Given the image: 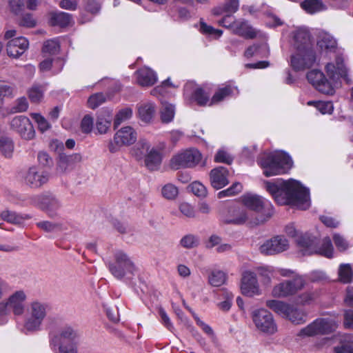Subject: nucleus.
Listing matches in <instances>:
<instances>
[{
	"mask_svg": "<svg viewBox=\"0 0 353 353\" xmlns=\"http://www.w3.org/2000/svg\"><path fill=\"white\" fill-rule=\"evenodd\" d=\"M14 150L12 139L6 136H0V151L6 157H11Z\"/></svg>",
	"mask_w": 353,
	"mask_h": 353,
	"instance_id": "obj_44",
	"label": "nucleus"
},
{
	"mask_svg": "<svg viewBox=\"0 0 353 353\" xmlns=\"http://www.w3.org/2000/svg\"><path fill=\"white\" fill-rule=\"evenodd\" d=\"M30 117L34 119L38 125V129L41 132H44L49 130L51 127L47 119L39 113L32 112Z\"/></svg>",
	"mask_w": 353,
	"mask_h": 353,
	"instance_id": "obj_53",
	"label": "nucleus"
},
{
	"mask_svg": "<svg viewBox=\"0 0 353 353\" xmlns=\"http://www.w3.org/2000/svg\"><path fill=\"white\" fill-rule=\"evenodd\" d=\"M199 31L202 34L211 37L214 39L219 38L223 34V31L221 30L215 29L203 21L200 22Z\"/></svg>",
	"mask_w": 353,
	"mask_h": 353,
	"instance_id": "obj_48",
	"label": "nucleus"
},
{
	"mask_svg": "<svg viewBox=\"0 0 353 353\" xmlns=\"http://www.w3.org/2000/svg\"><path fill=\"white\" fill-rule=\"evenodd\" d=\"M155 112L156 107L154 103L152 102L143 103L138 106L139 117L145 123L150 122L153 119Z\"/></svg>",
	"mask_w": 353,
	"mask_h": 353,
	"instance_id": "obj_32",
	"label": "nucleus"
},
{
	"mask_svg": "<svg viewBox=\"0 0 353 353\" xmlns=\"http://www.w3.org/2000/svg\"><path fill=\"white\" fill-rule=\"evenodd\" d=\"M242 201L248 208L262 214L263 218L259 220V223L267 221L273 214L274 210L272 203L259 195L246 194L242 196Z\"/></svg>",
	"mask_w": 353,
	"mask_h": 353,
	"instance_id": "obj_11",
	"label": "nucleus"
},
{
	"mask_svg": "<svg viewBox=\"0 0 353 353\" xmlns=\"http://www.w3.org/2000/svg\"><path fill=\"white\" fill-rule=\"evenodd\" d=\"M200 243L199 238L194 234H187L180 240V245L186 249H192L197 247Z\"/></svg>",
	"mask_w": 353,
	"mask_h": 353,
	"instance_id": "obj_50",
	"label": "nucleus"
},
{
	"mask_svg": "<svg viewBox=\"0 0 353 353\" xmlns=\"http://www.w3.org/2000/svg\"><path fill=\"white\" fill-rule=\"evenodd\" d=\"M239 6V0H228L225 4L224 5L223 8H217L214 9L213 13L215 15H220L223 14L224 12L228 13V14H232L235 13Z\"/></svg>",
	"mask_w": 353,
	"mask_h": 353,
	"instance_id": "obj_41",
	"label": "nucleus"
},
{
	"mask_svg": "<svg viewBox=\"0 0 353 353\" xmlns=\"http://www.w3.org/2000/svg\"><path fill=\"white\" fill-rule=\"evenodd\" d=\"M33 203L50 216H55L62 207L59 199L51 192H44L37 196L34 198Z\"/></svg>",
	"mask_w": 353,
	"mask_h": 353,
	"instance_id": "obj_19",
	"label": "nucleus"
},
{
	"mask_svg": "<svg viewBox=\"0 0 353 353\" xmlns=\"http://www.w3.org/2000/svg\"><path fill=\"white\" fill-rule=\"evenodd\" d=\"M82 157L79 153H74L70 155L61 154L59 157L57 165V172L59 174H65L72 170L75 165L80 163Z\"/></svg>",
	"mask_w": 353,
	"mask_h": 353,
	"instance_id": "obj_23",
	"label": "nucleus"
},
{
	"mask_svg": "<svg viewBox=\"0 0 353 353\" xmlns=\"http://www.w3.org/2000/svg\"><path fill=\"white\" fill-rule=\"evenodd\" d=\"M81 337L78 329L71 325H65L51 335L50 346L54 353H78Z\"/></svg>",
	"mask_w": 353,
	"mask_h": 353,
	"instance_id": "obj_5",
	"label": "nucleus"
},
{
	"mask_svg": "<svg viewBox=\"0 0 353 353\" xmlns=\"http://www.w3.org/2000/svg\"><path fill=\"white\" fill-rule=\"evenodd\" d=\"M229 171L223 166L212 169L210 172V181L211 185L216 190L221 189L229 183Z\"/></svg>",
	"mask_w": 353,
	"mask_h": 353,
	"instance_id": "obj_25",
	"label": "nucleus"
},
{
	"mask_svg": "<svg viewBox=\"0 0 353 353\" xmlns=\"http://www.w3.org/2000/svg\"><path fill=\"white\" fill-rule=\"evenodd\" d=\"M37 225L39 228L48 232H54L65 229V228L61 223H52L47 221L38 222Z\"/></svg>",
	"mask_w": 353,
	"mask_h": 353,
	"instance_id": "obj_52",
	"label": "nucleus"
},
{
	"mask_svg": "<svg viewBox=\"0 0 353 353\" xmlns=\"http://www.w3.org/2000/svg\"><path fill=\"white\" fill-rule=\"evenodd\" d=\"M295 49L290 60L291 66L295 71L304 70L314 64L316 55L313 48Z\"/></svg>",
	"mask_w": 353,
	"mask_h": 353,
	"instance_id": "obj_17",
	"label": "nucleus"
},
{
	"mask_svg": "<svg viewBox=\"0 0 353 353\" xmlns=\"http://www.w3.org/2000/svg\"><path fill=\"white\" fill-rule=\"evenodd\" d=\"M336 327V322L332 318L317 319L299 333L300 336H312L330 333Z\"/></svg>",
	"mask_w": 353,
	"mask_h": 353,
	"instance_id": "obj_16",
	"label": "nucleus"
},
{
	"mask_svg": "<svg viewBox=\"0 0 353 353\" xmlns=\"http://www.w3.org/2000/svg\"><path fill=\"white\" fill-rule=\"evenodd\" d=\"M257 162L267 177L286 172L292 168L293 163L290 157L282 151L274 153L264 152L259 156Z\"/></svg>",
	"mask_w": 353,
	"mask_h": 353,
	"instance_id": "obj_7",
	"label": "nucleus"
},
{
	"mask_svg": "<svg viewBox=\"0 0 353 353\" xmlns=\"http://www.w3.org/2000/svg\"><path fill=\"white\" fill-rule=\"evenodd\" d=\"M202 159L201 153L195 148L181 151L174 155L170 161V167L174 170L183 168H194Z\"/></svg>",
	"mask_w": 353,
	"mask_h": 353,
	"instance_id": "obj_14",
	"label": "nucleus"
},
{
	"mask_svg": "<svg viewBox=\"0 0 353 353\" xmlns=\"http://www.w3.org/2000/svg\"><path fill=\"white\" fill-rule=\"evenodd\" d=\"M189 188L191 192L196 196L204 198L208 194L206 187L199 181L192 182Z\"/></svg>",
	"mask_w": 353,
	"mask_h": 353,
	"instance_id": "obj_56",
	"label": "nucleus"
},
{
	"mask_svg": "<svg viewBox=\"0 0 353 353\" xmlns=\"http://www.w3.org/2000/svg\"><path fill=\"white\" fill-rule=\"evenodd\" d=\"M137 81L142 87L153 85L157 81L154 71L148 67H143L136 72Z\"/></svg>",
	"mask_w": 353,
	"mask_h": 353,
	"instance_id": "obj_28",
	"label": "nucleus"
},
{
	"mask_svg": "<svg viewBox=\"0 0 353 353\" xmlns=\"http://www.w3.org/2000/svg\"><path fill=\"white\" fill-rule=\"evenodd\" d=\"M265 305L273 312L276 313L277 314L281 316L283 318H285L286 316H288L289 312L292 311V305L279 300L270 299L267 300L265 302Z\"/></svg>",
	"mask_w": 353,
	"mask_h": 353,
	"instance_id": "obj_31",
	"label": "nucleus"
},
{
	"mask_svg": "<svg viewBox=\"0 0 353 353\" xmlns=\"http://www.w3.org/2000/svg\"><path fill=\"white\" fill-rule=\"evenodd\" d=\"M81 131L84 134H90L94 129V120L90 114L85 115L80 123Z\"/></svg>",
	"mask_w": 353,
	"mask_h": 353,
	"instance_id": "obj_51",
	"label": "nucleus"
},
{
	"mask_svg": "<svg viewBox=\"0 0 353 353\" xmlns=\"http://www.w3.org/2000/svg\"><path fill=\"white\" fill-rule=\"evenodd\" d=\"M139 145L143 152H146L144 158L146 168L151 171L159 170L162 161L161 150L157 148L150 147L149 142L146 140H141Z\"/></svg>",
	"mask_w": 353,
	"mask_h": 353,
	"instance_id": "obj_20",
	"label": "nucleus"
},
{
	"mask_svg": "<svg viewBox=\"0 0 353 353\" xmlns=\"http://www.w3.org/2000/svg\"><path fill=\"white\" fill-rule=\"evenodd\" d=\"M316 108L323 114H330L334 110V106L331 101H319Z\"/></svg>",
	"mask_w": 353,
	"mask_h": 353,
	"instance_id": "obj_63",
	"label": "nucleus"
},
{
	"mask_svg": "<svg viewBox=\"0 0 353 353\" xmlns=\"http://www.w3.org/2000/svg\"><path fill=\"white\" fill-rule=\"evenodd\" d=\"M238 94V88L230 84L219 88L210 100V95L201 88L194 87L191 83H187L184 88L185 99H188L190 102H196L199 105H212L221 102L228 97Z\"/></svg>",
	"mask_w": 353,
	"mask_h": 353,
	"instance_id": "obj_6",
	"label": "nucleus"
},
{
	"mask_svg": "<svg viewBox=\"0 0 353 353\" xmlns=\"http://www.w3.org/2000/svg\"><path fill=\"white\" fill-rule=\"evenodd\" d=\"M159 314L161 318V323L169 331L174 333V327L173 323H172L170 317L167 314L166 312L163 309L160 308L159 310Z\"/></svg>",
	"mask_w": 353,
	"mask_h": 353,
	"instance_id": "obj_60",
	"label": "nucleus"
},
{
	"mask_svg": "<svg viewBox=\"0 0 353 353\" xmlns=\"http://www.w3.org/2000/svg\"><path fill=\"white\" fill-rule=\"evenodd\" d=\"M289 248V240L283 235L279 234L263 242L259 246V251L264 255L270 256L281 254Z\"/></svg>",
	"mask_w": 353,
	"mask_h": 353,
	"instance_id": "obj_18",
	"label": "nucleus"
},
{
	"mask_svg": "<svg viewBox=\"0 0 353 353\" xmlns=\"http://www.w3.org/2000/svg\"><path fill=\"white\" fill-rule=\"evenodd\" d=\"M268 54V46L265 43H263L260 46L253 45L248 48L245 52V56L248 58L252 57L254 55L266 56Z\"/></svg>",
	"mask_w": 353,
	"mask_h": 353,
	"instance_id": "obj_45",
	"label": "nucleus"
},
{
	"mask_svg": "<svg viewBox=\"0 0 353 353\" xmlns=\"http://www.w3.org/2000/svg\"><path fill=\"white\" fill-rule=\"evenodd\" d=\"M179 194L178 188L172 183H167L161 188V195L168 200H174Z\"/></svg>",
	"mask_w": 353,
	"mask_h": 353,
	"instance_id": "obj_46",
	"label": "nucleus"
},
{
	"mask_svg": "<svg viewBox=\"0 0 353 353\" xmlns=\"http://www.w3.org/2000/svg\"><path fill=\"white\" fill-rule=\"evenodd\" d=\"M305 279L312 283H322L328 280L326 274L321 270H313L309 272L305 275Z\"/></svg>",
	"mask_w": 353,
	"mask_h": 353,
	"instance_id": "obj_54",
	"label": "nucleus"
},
{
	"mask_svg": "<svg viewBox=\"0 0 353 353\" xmlns=\"http://www.w3.org/2000/svg\"><path fill=\"white\" fill-rule=\"evenodd\" d=\"M60 45L57 39L46 41L43 46V52L45 54L54 55L59 52Z\"/></svg>",
	"mask_w": 353,
	"mask_h": 353,
	"instance_id": "obj_49",
	"label": "nucleus"
},
{
	"mask_svg": "<svg viewBox=\"0 0 353 353\" xmlns=\"http://www.w3.org/2000/svg\"><path fill=\"white\" fill-rule=\"evenodd\" d=\"M301 6L309 14H314L325 10V6L321 0H305Z\"/></svg>",
	"mask_w": 353,
	"mask_h": 353,
	"instance_id": "obj_36",
	"label": "nucleus"
},
{
	"mask_svg": "<svg viewBox=\"0 0 353 353\" xmlns=\"http://www.w3.org/2000/svg\"><path fill=\"white\" fill-rule=\"evenodd\" d=\"M284 233L294 241L303 255H310L319 253L327 258L333 256V246L329 237L323 239L319 248H316L314 239L307 234L302 233L294 223L285 225Z\"/></svg>",
	"mask_w": 353,
	"mask_h": 353,
	"instance_id": "obj_3",
	"label": "nucleus"
},
{
	"mask_svg": "<svg viewBox=\"0 0 353 353\" xmlns=\"http://www.w3.org/2000/svg\"><path fill=\"white\" fill-rule=\"evenodd\" d=\"M105 101L103 93L99 92L91 95L88 99V106L90 108L95 109Z\"/></svg>",
	"mask_w": 353,
	"mask_h": 353,
	"instance_id": "obj_58",
	"label": "nucleus"
},
{
	"mask_svg": "<svg viewBox=\"0 0 353 353\" xmlns=\"http://www.w3.org/2000/svg\"><path fill=\"white\" fill-rule=\"evenodd\" d=\"M214 161L218 163L230 164L233 161V158L224 150H219L214 157Z\"/></svg>",
	"mask_w": 353,
	"mask_h": 353,
	"instance_id": "obj_61",
	"label": "nucleus"
},
{
	"mask_svg": "<svg viewBox=\"0 0 353 353\" xmlns=\"http://www.w3.org/2000/svg\"><path fill=\"white\" fill-rule=\"evenodd\" d=\"M252 319L256 330L267 335H273L278 331L272 314L265 308H259L252 312Z\"/></svg>",
	"mask_w": 353,
	"mask_h": 353,
	"instance_id": "obj_12",
	"label": "nucleus"
},
{
	"mask_svg": "<svg viewBox=\"0 0 353 353\" xmlns=\"http://www.w3.org/2000/svg\"><path fill=\"white\" fill-rule=\"evenodd\" d=\"M132 117V110L130 107H125L119 110L114 119V127L117 128L122 123L127 121Z\"/></svg>",
	"mask_w": 353,
	"mask_h": 353,
	"instance_id": "obj_42",
	"label": "nucleus"
},
{
	"mask_svg": "<svg viewBox=\"0 0 353 353\" xmlns=\"http://www.w3.org/2000/svg\"><path fill=\"white\" fill-rule=\"evenodd\" d=\"M325 71L330 81H328L323 72L319 70H312L307 73L308 82L319 92L325 94H332L339 81L343 79L347 83L350 80L347 75V68L343 63L341 55H337L335 62H330L325 65Z\"/></svg>",
	"mask_w": 353,
	"mask_h": 353,
	"instance_id": "obj_2",
	"label": "nucleus"
},
{
	"mask_svg": "<svg viewBox=\"0 0 353 353\" xmlns=\"http://www.w3.org/2000/svg\"><path fill=\"white\" fill-rule=\"evenodd\" d=\"M26 298L23 290H18L6 299L0 301V325H5L8 322L11 312L15 316H21L24 313Z\"/></svg>",
	"mask_w": 353,
	"mask_h": 353,
	"instance_id": "obj_8",
	"label": "nucleus"
},
{
	"mask_svg": "<svg viewBox=\"0 0 353 353\" xmlns=\"http://www.w3.org/2000/svg\"><path fill=\"white\" fill-rule=\"evenodd\" d=\"M44 90L40 85H34L28 91V94L32 103H39L43 98Z\"/></svg>",
	"mask_w": 353,
	"mask_h": 353,
	"instance_id": "obj_47",
	"label": "nucleus"
},
{
	"mask_svg": "<svg viewBox=\"0 0 353 353\" xmlns=\"http://www.w3.org/2000/svg\"><path fill=\"white\" fill-rule=\"evenodd\" d=\"M294 48H312L309 31L305 28H297L293 32Z\"/></svg>",
	"mask_w": 353,
	"mask_h": 353,
	"instance_id": "obj_29",
	"label": "nucleus"
},
{
	"mask_svg": "<svg viewBox=\"0 0 353 353\" xmlns=\"http://www.w3.org/2000/svg\"><path fill=\"white\" fill-rule=\"evenodd\" d=\"M29 42L24 37L10 39L6 44V51L9 57L18 58L28 48Z\"/></svg>",
	"mask_w": 353,
	"mask_h": 353,
	"instance_id": "obj_24",
	"label": "nucleus"
},
{
	"mask_svg": "<svg viewBox=\"0 0 353 353\" xmlns=\"http://www.w3.org/2000/svg\"><path fill=\"white\" fill-rule=\"evenodd\" d=\"M175 115V107L174 105L168 103H163L160 110L161 120L163 123L171 122Z\"/></svg>",
	"mask_w": 353,
	"mask_h": 353,
	"instance_id": "obj_40",
	"label": "nucleus"
},
{
	"mask_svg": "<svg viewBox=\"0 0 353 353\" xmlns=\"http://www.w3.org/2000/svg\"><path fill=\"white\" fill-rule=\"evenodd\" d=\"M28 108V102L26 97H20L15 101V105L13 109L15 112H26Z\"/></svg>",
	"mask_w": 353,
	"mask_h": 353,
	"instance_id": "obj_64",
	"label": "nucleus"
},
{
	"mask_svg": "<svg viewBox=\"0 0 353 353\" xmlns=\"http://www.w3.org/2000/svg\"><path fill=\"white\" fill-rule=\"evenodd\" d=\"M71 15L63 12L50 13V22L52 26H67L70 23Z\"/></svg>",
	"mask_w": 353,
	"mask_h": 353,
	"instance_id": "obj_37",
	"label": "nucleus"
},
{
	"mask_svg": "<svg viewBox=\"0 0 353 353\" xmlns=\"http://www.w3.org/2000/svg\"><path fill=\"white\" fill-rule=\"evenodd\" d=\"M334 341L339 343L334 350L335 353H353V336L349 334H339L334 337Z\"/></svg>",
	"mask_w": 353,
	"mask_h": 353,
	"instance_id": "obj_30",
	"label": "nucleus"
},
{
	"mask_svg": "<svg viewBox=\"0 0 353 353\" xmlns=\"http://www.w3.org/2000/svg\"><path fill=\"white\" fill-rule=\"evenodd\" d=\"M223 295L225 300L219 303L218 304V307L222 311L228 312V310H230L232 305L234 295L231 292L228 291L224 292Z\"/></svg>",
	"mask_w": 353,
	"mask_h": 353,
	"instance_id": "obj_59",
	"label": "nucleus"
},
{
	"mask_svg": "<svg viewBox=\"0 0 353 353\" xmlns=\"http://www.w3.org/2000/svg\"><path fill=\"white\" fill-rule=\"evenodd\" d=\"M339 281L343 283H349L352 281L353 271L350 264H341L338 270Z\"/></svg>",
	"mask_w": 353,
	"mask_h": 353,
	"instance_id": "obj_39",
	"label": "nucleus"
},
{
	"mask_svg": "<svg viewBox=\"0 0 353 353\" xmlns=\"http://www.w3.org/2000/svg\"><path fill=\"white\" fill-rule=\"evenodd\" d=\"M208 280L211 285L219 287L225 283L227 274L221 270H214L210 274Z\"/></svg>",
	"mask_w": 353,
	"mask_h": 353,
	"instance_id": "obj_43",
	"label": "nucleus"
},
{
	"mask_svg": "<svg viewBox=\"0 0 353 353\" xmlns=\"http://www.w3.org/2000/svg\"><path fill=\"white\" fill-rule=\"evenodd\" d=\"M19 23L21 26L34 28L37 25V21L32 14L26 13L21 17Z\"/></svg>",
	"mask_w": 353,
	"mask_h": 353,
	"instance_id": "obj_62",
	"label": "nucleus"
},
{
	"mask_svg": "<svg viewBox=\"0 0 353 353\" xmlns=\"http://www.w3.org/2000/svg\"><path fill=\"white\" fill-rule=\"evenodd\" d=\"M285 319H289L295 324H301L305 321L303 313L294 306L292 307V311L289 312L288 316H286Z\"/></svg>",
	"mask_w": 353,
	"mask_h": 353,
	"instance_id": "obj_57",
	"label": "nucleus"
},
{
	"mask_svg": "<svg viewBox=\"0 0 353 353\" xmlns=\"http://www.w3.org/2000/svg\"><path fill=\"white\" fill-rule=\"evenodd\" d=\"M240 289L242 294L248 297L262 294V290L260 288L256 274L251 271H245L243 272L241 281Z\"/></svg>",
	"mask_w": 353,
	"mask_h": 353,
	"instance_id": "obj_22",
	"label": "nucleus"
},
{
	"mask_svg": "<svg viewBox=\"0 0 353 353\" xmlns=\"http://www.w3.org/2000/svg\"><path fill=\"white\" fill-rule=\"evenodd\" d=\"M294 302L297 305H310L315 301L318 296V293L314 290H308L302 293L296 294Z\"/></svg>",
	"mask_w": 353,
	"mask_h": 353,
	"instance_id": "obj_35",
	"label": "nucleus"
},
{
	"mask_svg": "<svg viewBox=\"0 0 353 353\" xmlns=\"http://www.w3.org/2000/svg\"><path fill=\"white\" fill-rule=\"evenodd\" d=\"M50 179V173L37 165H32L23 172L21 183L30 189H39L45 185Z\"/></svg>",
	"mask_w": 353,
	"mask_h": 353,
	"instance_id": "obj_13",
	"label": "nucleus"
},
{
	"mask_svg": "<svg viewBox=\"0 0 353 353\" xmlns=\"http://www.w3.org/2000/svg\"><path fill=\"white\" fill-rule=\"evenodd\" d=\"M264 185L279 205H288L303 210L311 205L310 190L299 181L276 179L264 181Z\"/></svg>",
	"mask_w": 353,
	"mask_h": 353,
	"instance_id": "obj_1",
	"label": "nucleus"
},
{
	"mask_svg": "<svg viewBox=\"0 0 353 353\" xmlns=\"http://www.w3.org/2000/svg\"><path fill=\"white\" fill-rule=\"evenodd\" d=\"M48 305L39 301L30 303L28 316L25 320L22 332L27 334L40 330L41 325L46 316Z\"/></svg>",
	"mask_w": 353,
	"mask_h": 353,
	"instance_id": "obj_9",
	"label": "nucleus"
},
{
	"mask_svg": "<svg viewBox=\"0 0 353 353\" xmlns=\"http://www.w3.org/2000/svg\"><path fill=\"white\" fill-rule=\"evenodd\" d=\"M112 116L109 110H101L97 114L94 121L96 134H105L110 129Z\"/></svg>",
	"mask_w": 353,
	"mask_h": 353,
	"instance_id": "obj_26",
	"label": "nucleus"
},
{
	"mask_svg": "<svg viewBox=\"0 0 353 353\" xmlns=\"http://www.w3.org/2000/svg\"><path fill=\"white\" fill-rule=\"evenodd\" d=\"M107 265L115 279L125 282L132 281L140 272L139 267L133 258L121 250L114 252L112 257L107 262Z\"/></svg>",
	"mask_w": 353,
	"mask_h": 353,
	"instance_id": "obj_4",
	"label": "nucleus"
},
{
	"mask_svg": "<svg viewBox=\"0 0 353 353\" xmlns=\"http://www.w3.org/2000/svg\"><path fill=\"white\" fill-rule=\"evenodd\" d=\"M137 133L131 126H125L117 130L108 145L111 153L118 152L123 146H129L136 142Z\"/></svg>",
	"mask_w": 353,
	"mask_h": 353,
	"instance_id": "obj_15",
	"label": "nucleus"
},
{
	"mask_svg": "<svg viewBox=\"0 0 353 353\" xmlns=\"http://www.w3.org/2000/svg\"><path fill=\"white\" fill-rule=\"evenodd\" d=\"M232 32L245 39H253L256 37L255 29L250 26L247 21L239 19L233 21Z\"/></svg>",
	"mask_w": 353,
	"mask_h": 353,
	"instance_id": "obj_27",
	"label": "nucleus"
},
{
	"mask_svg": "<svg viewBox=\"0 0 353 353\" xmlns=\"http://www.w3.org/2000/svg\"><path fill=\"white\" fill-rule=\"evenodd\" d=\"M10 128L26 140H32L35 137V130L30 120L26 116H16L10 122Z\"/></svg>",
	"mask_w": 353,
	"mask_h": 353,
	"instance_id": "obj_21",
	"label": "nucleus"
},
{
	"mask_svg": "<svg viewBox=\"0 0 353 353\" xmlns=\"http://www.w3.org/2000/svg\"><path fill=\"white\" fill-rule=\"evenodd\" d=\"M63 65L64 62L61 59L46 58L41 62L39 68L43 72L51 70L53 73H58L62 70Z\"/></svg>",
	"mask_w": 353,
	"mask_h": 353,
	"instance_id": "obj_33",
	"label": "nucleus"
},
{
	"mask_svg": "<svg viewBox=\"0 0 353 353\" xmlns=\"http://www.w3.org/2000/svg\"><path fill=\"white\" fill-rule=\"evenodd\" d=\"M13 91L12 87L5 83L0 82V114L3 111L4 97L12 96Z\"/></svg>",
	"mask_w": 353,
	"mask_h": 353,
	"instance_id": "obj_55",
	"label": "nucleus"
},
{
	"mask_svg": "<svg viewBox=\"0 0 353 353\" xmlns=\"http://www.w3.org/2000/svg\"><path fill=\"white\" fill-rule=\"evenodd\" d=\"M317 46L322 50L332 51L336 47V41L332 35L327 32L319 34Z\"/></svg>",
	"mask_w": 353,
	"mask_h": 353,
	"instance_id": "obj_34",
	"label": "nucleus"
},
{
	"mask_svg": "<svg viewBox=\"0 0 353 353\" xmlns=\"http://www.w3.org/2000/svg\"><path fill=\"white\" fill-rule=\"evenodd\" d=\"M306 285L305 277L300 274L294 275L292 279L284 280L275 285L272 290V296L275 298L292 296L301 291Z\"/></svg>",
	"mask_w": 353,
	"mask_h": 353,
	"instance_id": "obj_10",
	"label": "nucleus"
},
{
	"mask_svg": "<svg viewBox=\"0 0 353 353\" xmlns=\"http://www.w3.org/2000/svg\"><path fill=\"white\" fill-rule=\"evenodd\" d=\"M0 216L3 221L12 224H21L26 219H28L26 215L19 214L15 212L8 210L1 212Z\"/></svg>",
	"mask_w": 353,
	"mask_h": 353,
	"instance_id": "obj_38",
	"label": "nucleus"
}]
</instances>
